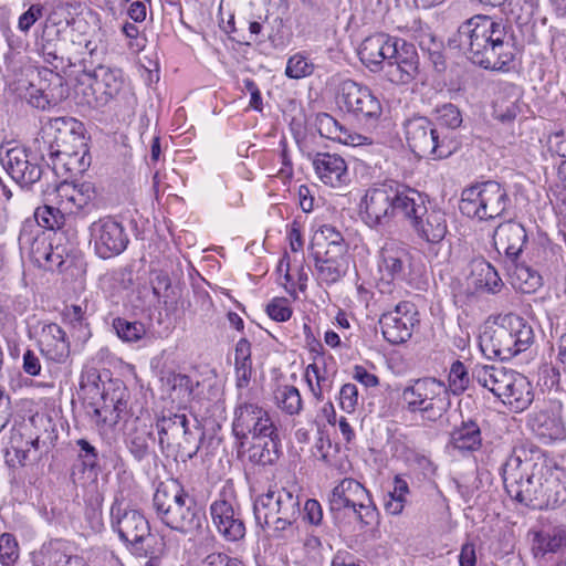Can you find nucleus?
Segmentation results:
<instances>
[{
  "label": "nucleus",
  "instance_id": "nucleus-6",
  "mask_svg": "<svg viewBox=\"0 0 566 566\" xmlns=\"http://www.w3.org/2000/svg\"><path fill=\"white\" fill-rule=\"evenodd\" d=\"M535 342L533 326L516 314L500 317L480 335V348L489 358L510 360Z\"/></svg>",
  "mask_w": 566,
  "mask_h": 566
},
{
  "label": "nucleus",
  "instance_id": "nucleus-19",
  "mask_svg": "<svg viewBox=\"0 0 566 566\" xmlns=\"http://www.w3.org/2000/svg\"><path fill=\"white\" fill-rule=\"evenodd\" d=\"M111 526L119 539L129 546L147 536L150 530L147 518L138 510L125 505L118 497H115L111 506Z\"/></svg>",
  "mask_w": 566,
  "mask_h": 566
},
{
  "label": "nucleus",
  "instance_id": "nucleus-23",
  "mask_svg": "<svg viewBox=\"0 0 566 566\" xmlns=\"http://www.w3.org/2000/svg\"><path fill=\"white\" fill-rule=\"evenodd\" d=\"M56 235V232L42 229L39 222L25 220L18 238L20 250L27 253L30 260L40 268L41 263H44L43 260H45Z\"/></svg>",
  "mask_w": 566,
  "mask_h": 566
},
{
  "label": "nucleus",
  "instance_id": "nucleus-9",
  "mask_svg": "<svg viewBox=\"0 0 566 566\" xmlns=\"http://www.w3.org/2000/svg\"><path fill=\"white\" fill-rule=\"evenodd\" d=\"M505 490L512 499L532 507L554 509L566 501V488L552 471L532 472Z\"/></svg>",
  "mask_w": 566,
  "mask_h": 566
},
{
  "label": "nucleus",
  "instance_id": "nucleus-56",
  "mask_svg": "<svg viewBox=\"0 0 566 566\" xmlns=\"http://www.w3.org/2000/svg\"><path fill=\"white\" fill-rule=\"evenodd\" d=\"M436 113L437 122L442 127L455 129L460 127L462 123V116L459 108L451 103L437 107Z\"/></svg>",
  "mask_w": 566,
  "mask_h": 566
},
{
  "label": "nucleus",
  "instance_id": "nucleus-11",
  "mask_svg": "<svg viewBox=\"0 0 566 566\" xmlns=\"http://www.w3.org/2000/svg\"><path fill=\"white\" fill-rule=\"evenodd\" d=\"M401 398L409 412H420L422 419L433 422L450 407L446 384L433 377L410 380L403 388Z\"/></svg>",
  "mask_w": 566,
  "mask_h": 566
},
{
  "label": "nucleus",
  "instance_id": "nucleus-64",
  "mask_svg": "<svg viewBox=\"0 0 566 566\" xmlns=\"http://www.w3.org/2000/svg\"><path fill=\"white\" fill-rule=\"evenodd\" d=\"M322 233L327 240H329L328 245L333 249V252L339 255H344L346 247L343 242L340 232L336 231L332 226H323Z\"/></svg>",
  "mask_w": 566,
  "mask_h": 566
},
{
  "label": "nucleus",
  "instance_id": "nucleus-22",
  "mask_svg": "<svg viewBox=\"0 0 566 566\" xmlns=\"http://www.w3.org/2000/svg\"><path fill=\"white\" fill-rule=\"evenodd\" d=\"M412 256L400 242L387 241L379 252V270L384 277L397 282H410Z\"/></svg>",
  "mask_w": 566,
  "mask_h": 566
},
{
  "label": "nucleus",
  "instance_id": "nucleus-54",
  "mask_svg": "<svg viewBox=\"0 0 566 566\" xmlns=\"http://www.w3.org/2000/svg\"><path fill=\"white\" fill-rule=\"evenodd\" d=\"M150 436L151 433L146 431H135L129 434L127 447L137 461L144 460L148 455Z\"/></svg>",
  "mask_w": 566,
  "mask_h": 566
},
{
  "label": "nucleus",
  "instance_id": "nucleus-39",
  "mask_svg": "<svg viewBox=\"0 0 566 566\" xmlns=\"http://www.w3.org/2000/svg\"><path fill=\"white\" fill-rule=\"evenodd\" d=\"M565 546L566 530L558 526L546 532H536L532 549L535 556H544L548 553H557Z\"/></svg>",
  "mask_w": 566,
  "mask_h": 566
},
{
  "label": "nucleus",
  "instance_id": "nucleus-1",
  "mask_svg": "<svg viewBox=\"0 0 566 566\" xmlns=\"http://www.w3.org/2000/svg\"><path fill=\"white\" fill-rule=\"evenodd\" d=\"M458 42L473 64L486 70L509 71L518 53L512 25L489 15L464 21L458 29Z\"/></svg>",
  "mask_w": 566,
  "mask_h": 566
},
{
  "label": "nucleus",
  "instance_id": "nucleus-26",
  "mask_svg": "<svg viewBox=\"0 0 566 566\" xmlns=\"http://www.w3.org/2000/svg\"><path fill=\"white\" fill-rule=\"evenodd\" d=\"M493 239L496 251L500 254L503 252L506 262L514 264L523 251L527 234L521 223L510 220L497 226Z\"/></svg>",
  "mask_w": 566,
  "mask_h": 566
},
{
  "label": "nucleus",
  "instance_id": "nucleus-49",
  "mask_svg": "<svg viewBox=\"0 0 566 566\" xmlns=\"http://www.w3.org/2000/svg\"><path fill=\"white\" fill-rule=\"evenodd\" d=\"M317 127L323 137L346 143V128L329 114L324 113L318 116Z\"/></svg>",
  "mask_w": 566,
  "mask_h": 566
},
{
  "label": "nucleus",
  "instance_id": "nucleus-30",
  "mask_svg": "<svg viewBox=\"0 0 566 566\" xmlns=\"http://www.w3.org/2000/svg\"><path fill=\"white\" fill-rule=\"evenodd\" d=\"M40 347L42 355L55 363L64 361L70 355L66 334L55 323L48 324L42 328Z\"/></svg>",
  "mask_w": 566,
  "mask_h": 566
},
{
  "label": "nucleus",
  "instance_id": "nucleus-13",
  "mask_svg": "<svg viewBox=\"0 0 566 566\" xmlns=\"http://www.w3.org/2000/svg\"><path fill=\"white\" fill-rule=\"evenodd\" d=\"M405 138L409 149L418 157L441 159L454 149L453 140L440 132L424 116H413L403 123Z\"/></svg>",
  "mask_w": 566,
  "mask_h": 566
},
{
  "label": "nucleus",
  "instance_id": "nucleus-15",
  "mask_svg": "<svg viewBox=\"0 0 566 566\" xmlns=\"http://www.w3.org/2000/svg\"><path fill=\"white\" fill-rule=\"evenodd\" d=\"M0 160L15 184L21 188L30 189L42 177V161L45 160V154L41 144H36V149L14 146L8 148L4 155L0 154Z\"/></svg>",
  "mask_w": 566,
  "mask_h": 566
},
{
  "label": "nucleus",
  "instance_id": "nucleus-62",
  "mask_svg": "<svg viewBox=\"0 0 566 566\" xmlns=\"http://www.w3.org/2000/svg\"><path fill=\"white\" fill-rule=\"evenodd\" d=\"M352 511L356 514L357 518L366 525H370L377 515L376 506L374 505L369 493L367 494V500L361 501V503H357L356 510Z\"/></svg>",
  "mask_w": 566,
  "mask_h": 566
},
{
  "label": "nucleus",
  "instance_id": "nucleus-12",
  "mask_svg": "<svg viewBox=\"0 0 566 566\" xmlns=\"http://www.w3.org/2000/svg\"><path fill=\"white\" fill-rule=\"evenodd\" d=\"M277 428L269 411L240 392L233 411L232 433L239 448L245 449L251 439L271 437Z\"/></svg>",
  "mask_w": 566,
  "mask_h": 566
},
{
  "label": "nucleus",
  "instance_id": "nucleus-48",
  "mask_svg": "<svg viewBox=\"0 0 566 566\" xmlns=\"http://www.w3.org/2000/svg\"><path fill=\"white\" fill-rule=\"evenodd\" d=\"M76 96L81 97V103L91 107H102L99 96L95 90V80L92 73H84L77 78L75 86Z\"/></svg>",
  "mask_w": 566,
  "mask_h": 566
},
{
  "label": "nucleus",
  "instance_id": "nucleus-25",
  "mask_svg": "<svg viewBox=\"0 0 566 566\" xmlns=\"http://www.w3.org/2000/svg\"><path fill=\"white\" fill-rule=\"evenodd\" d=\"M532 431L545 442L565 438V423L563 420V405L560 401H551L549 405L535 412L530 419Z\"/></svg>",
  "mask_w": 566,
  "mask_h": 566
},
{
  "label": "nucleus",
  "instance_id": "nucleus-38",
  "mask_svg": "<svg viewBox=\"0 0 566 566\" xmlns=\"http://www.w3.org/2000/svg\"><path fill=\"white\" fill-rule=\"evenodd\" d=\"M328 249L324 255L316 253L314 255L315 268L319 280L327 284L336 283L345 274L344 255L335 253L331 255Z\"/></svg>",
  "mask_w": 566,
  "mask_h": 566
},
{
  "label": "nucleus",
  "instance_id": "nucleus-24",
  "mask_svg": "<svg viewBox=\"0 0 566 566\" xmlns=\"http://www.w3.org/2000/svg\"><path fill=\"white\" fill-rule=\"evenodd\" d=\"M210 514L218 533L228 542H239L245 536V524L239 510L231 502L219 497L210 505Z\"/></svg>",
  "mask_w": 566,
  "mask_h": 566
},
{
  "label": "nucleus",
  "instance_id": "nucleus-36",
  "mask_svg": "<svg viewBox=\"0 0 566 566\" xmlns=\"http://www.w3.org/2000/svg\"><path fill=\"white\" fill-rule=\"evenodd\" d=\"M471 274L473 284L479 290L495 294L503 286V281L495 268L484 259H478L472 262Z\"/></svg>",
  "mask_w": 566,
  "mask_h": 566
},
{
  "label": "nucleus",
  "instance_id": "nucleus-45",
  "mask_svg": "<svg viewBox=\"0 0 566 566\" xmlns=\"http://www.w3.org/2000/svg\"><path fill=\"white\" fill-rule=\"evenodd\" d=\"M276 403L280 409L290 416L298 415L303 401L298 389L294 386H281L275 392Z\"/></svg>",
  "mask_w": 566,
  "mask_h": 566
},
{
  "label": "nucleus",
  "instance_id": "nucleus-55",
  "mask_svg": "<svg viewBox=\"0 0 566 566\" xmlns=\"http://www.w3.org/2000/svg\"><path fill=\"white\" fill-rule=\"evenodd\" d=\"M313 71L314 65L304 55L297 53L289 59L285 75L290 78L298 80L311 75Z\"/></svg>",
  "mask_w": 566,
  "mask_h": 566
},
{
  "label": "nucleus",
  "instance_id": "nucleus-5",
  "mask_svg": "<svg viewBox=\"0 0 566 566\" xmlns=\"http://www.w3.org/2000/svg\"><path fill=\"white\" fill-rule=\"evenodd\" d=\"M417 190L394 180L368 188L359 203V216L370 229L390 223L397 217L405 216Z\"/></svg>",
  "mask_w": 566,
  "mask_h": 566
},
{
  "label": "nucleus",
  "instance_id": "nucleus-10",
  "mask_svg": "<svg viewBox=\"0 0 566 566\" xmlns=\"http://www.w3.org/2000/svg\"><path fill=\"white\" fill-rule=\"evenodd\" d=\"M511 199L507 190L500 182L488 180L464 188L459 209L462 214L479 220H492L503 216Z\"/></svg>",
  "mask_w": 566,
  "mask_h": 566
},
{
  "label": "nucleus",
  "instance_id": "nucleus-52",
  "mask_svg": "<svg viewBox=\"0 0 566 566\" xmlns=\"http://www.w3.org/2000/svg\"><path fill=\"white\" fill-rule=\"evenodd\" d=\"M63 214L60 209L53 208L51 206H44L43 208H38L34 213V221L39 222V226L42 229L52 232L55 228H60L63 223Z\"/></svg>",
  "mask_w": 566,
  "mask_h": 566
},
{
  "label": "nucleus",
  "instance_id": "nucleus-53",
  "mask_svg": "<svg viewBox=\"0 0 566 566\" xmlns=\"http://www.w3.org/2000/svg\"><path fill=\"white\" fill-rule=\"evenodd\" d=\"M125 388H115L112 391H103L102 392V407H106L108 409V416L115 417L118 415V420L120 419L122 412L126 409V400H125Z\"/></svg>",
  "mask_w": 566,
  "mask_h": 566
},
{
  "label": "nucleus",
  "instance_id": "nucleus-28",
  "mask_svg": "<svg viewBox=\"0 0 566 566\" xmlns=\"http://www.w3.org/2000/svg\"><path fill=\"white\" fill-rule=\"evenodd\" d=\"M76 446L78 447V464H74L71 472L73 482L85 483L86 480L95 481L101 471L97 449L85 439H78Z\"/></svg>",
  "mask_w": 566,
  "mask_h": 566
},
{
  "label": "nucleus",
  "instance_id": "nucleus-21",
  "mask_svg": "<svg viewBox=\"0 0 566 566\" xmlns=\"http://www.w3.org/2000/svg\"><path fill=\"white\" fill-rule=\"evenodd\" d=\"M38 83L31 81L30 103L41 109L57 105L67 96L64 78L49 69L38 71Z\"/></svg>",
  "mask_w": 566,
  "mask_h": 566
},
{
  "label": "nucleus",
  "instance_id": "nucleus-60",
  "mask_svg": "<svg viewBox=\"0 0 566 566\" xmlns=\"http://www.w3.org/2000/svg\"><path fill=\"white\" fill-rule=\"evenodd\" d=\"M268 315L276 322H285L292 315V310L289 306V302L284 297H277L266 306Z\"/></svg>",
  "mask_w": 566,
  "mask_h": 566
},
{
  "label": "nucleus",
  "instance_id": "nucleus-17",
  "mask_svg": "<svg viewBox=\"0 0 566 566\" xmlns=\"http://www.w3.org/2000/svg\"><path fill=\"white\" fill-rule=\"evenodd\" d=\"M541 471L551 472L545 453L533 443L515 446L501 468L504 488L514 485L532 472Z\"/></svg>",
  "mask_w": 566,
  "mask_h": 566
},
{
  "label": "nucleus",
  "instance_id": "nucleus-3",
  "mask_svg": "<svg viewBox=\"0 0 566 566\" xmlns=\"http://www.w3.org/2000/svg\"><path fill=\"white\" fill-rule=\"evenodd\" d=\"M41 144L45 157H49L48 166L54 172L82 174L91 165V156L86 138L83 134V125L72 117H56L50 119L43 128Z\"/></svg>",
  "mask_w": 566,
  "mask_h": 566
},
{
  "label": "nucleus",
  "instance_id": "nucleus-31",
  "mask_svg": "<svg viewBox=\"0 0 566 566\" xmlns=\"http://www.w3.org/2000/svg\"><path fill=\"white\" fill-rule=\"evenodd\" d=\"M92 75L99 96V105H106L124 88L123 73L118 69L99 65L92 72Z\"/></svg>",
  "mask_w": 566,
  "mask_h": 566
},
{
  "label": "nucleus",
  "instance_id": "nucleus-18",
  "mask_svg": "<svg viewBox=\"0 0 566 566\" xmlns=\"http://www.w3.org/2000/svg\"><path fill=\"white\" fill-rule=\"evenodd\" d=\"M88 232L95 254L104 260L122 254L129 243L124 226L109 216L92 222Z\"/></svg>",
  "mask_w": 566,
  "mask_h": 566
},
{
  "label": "nucleus",
  "instance_id": "nucleus-34",
  "mask_svg": "<svg viewBox=\"0 0 566 566\" xmlns=\"http://www.w3.org/2000/svg\"><path fill=\"white\" fill-rule=\"evenodd\" d=\"M205 439L202 430L195 424L192 428L189 423L185 428V433L180 434V439L175 440V447L165 452L166 457L174 459L181 458L184 462L193 459L201 448Z\"/></svg>",
  "mask_w": 566,
  "mask_h": 566
},
{
  "label": "nucleus",
  "instance_id": "nucleus-2",
  "mask_svg": "<svg viewBox=\"0 0 566 566\" xmlns=\"http://www.w3.org/2000/svg\"><path fill=\"white\" fill-rule=\"evenodd\" d=\"M358 56L370 72H382L392 84H408L419 73L416 45L385 32L365 38L358 48Z\"/></svg>",
  "mask_w": 566,
  "mask_h": 566
},
{
  "label": "nucleus",
  "instance_id": "nucleus-4",
  "mask_svg": "<svg viewBox=\"0 0 566 566\" xmlns=\"http://www.w3.org/2000/svg\"><path fill=\"white\" fill-rule=\"evenodd\" d=\"M153 507L157 517L169 528L189 534L199 530L205 513L178 480L160 482L153 496Z\"/></svg>",
  "mask_w": 566,
  "mask_h": 566
},
{
  "label": "nucleus",
  "instance_id": "nucleus-63",
  "mask_svg": "<svg viewBox=\"0 0 566 566\" xmlns=\"http://www.w3.org/2000/svg\"><path fill=\"white\" fill-rule=\"evenodd\" d=\"M153 284V293L158 297L164 298V303L167 304L170 295L169 290L171 289V281L168 274L159 272L156 274L155 279L151 282Z\"/></svg>",
  "mask_w": 566,
  "mask_h": 566
},
{
  "label": "nucleus",
  "instance_id": "nucleus-44",
  "mask_svg": "<svg viewBox=\"0 0 566 566\" xmlns=\"http://www.w3.org/2000/svg\"><path fill=\"white\" fill-rule=\"evenodd\" d=\"M511 265L514 266L515 284L523 293H533L542 286V276L535 270L525 264H518L517 261Z\"/></svg>",
  "mask_w": 566,
  "mask_h": 566
},
{
  "label": "nucleus",
  "instance_id": "nucleus-8",
  "mask_svg": "<svg viewBox=\"0 0 566 566\" xmlns=\"http://www.w3.org/2000/svg\"><path fill=\"white\" fill-rule=\"evenodd\" d=\"M255 522L271 528L275 536L290 528L301 515V500L294 489L270 486L253 504Z\"/></svg>",
  "mask_w": 566,
  "mask_h": 566
},
{
  "label": "nucleus",
  "instance_id": "nucleus-41",
  "mask_svg": "<svg viewBox=\"0 0 566 566\" xmlns=\"http://www.w3.org/2000/svg\"><path fill=\"white\" fill-rule=\"evenodd\" d=\"M161 380L184 402L193 398L195 388L199 386V381H193L188 375L175 371H168Z\"/></svg>",
  "mask_w": 566,
  "mask_h": 566
},
{
  "label": "nucleus",
  "instance_id": "nucleus-50",
  "mask_svg": "<svg viewBox=\"0 0 566 566\" xmlns=\"http://www.w3.org/2000/svg\"><path fill=\"white\" fill-rule=\"evenodd\" d=\"M130 549L137 557L146 558L154 555H165L166 544L161 538L151 535L149 531L148 535L139 539L137 544L130 545Z\"/></svg>",
  "mask_w": 566,
  "mask_h": 566
},
{
  "label": "nucleus",
  "instance_id": "nucleus-33",
  "mask_svg": "<svg viewBox=\"0 0 566 566\" xmlns=\"http://www.w3.org/2000/svg\"><path fill=\"white\" fill-rule=\"evenodd\" d=\"M280 446L279 431L264 439H251L247 446L249 460L261 465L273 464L279 459Z\"/></svg>",
  "mask_w": 566,
  "mask_h": 566
},
{
  "label": "nucleus",
  "instance_id": "nucleus-47",
  "mask_svg": "<svg viewBox=\"0 0 566 566\" xmlns=\"http://www.w3.org/2000/svg\"><path fill=\"white\" fill-rule=\"evenodd\" d=\"M53 31L54 32L52 34V31L44 30L40 39L39 45L40 52L44 61L56 69L59 66V63H62L63 59L59 55V31Z\"/></svg>",
  "mask_w": 566,
  "mask_h": 566
},
{
  "label": "nucleus",
  "instance_id": "nucleus-61",
  "mask_svg": "<svg viewBox=\"0 0 566 566\" xmlns=\"http://www.w3.org/2000/svg\"><path fill=\"white\" fill-rule=\"evenodd\" d=\"M43 6L35 3L32 4L24 13H22L18 21L20 31L27 33L31 27L43 15Z\"/></svg>",
  "mask_w": 566,
  "mask_h": 566
},
{
  "label": "nucleus",
  "instance_id": "nucleus-51",
  "mask_svg": "<svg viewBox=\"0 0 566 566\" xmlns=\"http://www.w3.org/2000/svg\"><path fill=\"white\" fill-rule=\"evenodd\" d=\"M448 381V392L451 391L453 395H461L468 388L470 376L462 361L455 360L452 363Z\"/></svg>",
  "mask_w": 566,
  "mask_h": 566
},
{
  "label": "nucleus",
  "instance_id": "nucleus-14",
  "mask_svg": "<svg viewBox=\"0 0 566 566\" xmlns=\"http://www.w3.org/2000/svg\"><path fill=\"white\" fill-rule=\"evenodd\" d=\"M336 103L342 111L364 124H375L382 114L381 103L373 91L353 80L340 83Z\"/></svg>",
  "mask_w": 566,
  "mask_h": 566
},
{
  "label": "nucleus",
  "instance_id": "nucleus-20",
  "mask_svg": "<svg viewBox=\"0 0 566 566\" xmlns=\"http://www.w3.org/2000/svg\"><path fill=\"white\" fill-rule=\"evenodd\" d=\"M417 316L418 312L412 303L399 302L394 310L384 313L379 318L384 338L395 345L407 342L419 323Z\"/></svg>",
  "mask_w": 566,
  "mask_h": 566
},
{
  "label": "nucleus",
  "instance_id": "nucleus-46",
  "mask_svg": "<svg viewBox=\"0 0 566 566\" xmlns=\"http://www.w3.org/2000/svg\"><path fill=\"white\" fill-rule=\"evenodd\" d=\"M113 328L116 335L125 343H136L146 335V327L142 322H130L122 317L113 321Z\"/></svg>",
  "mask_w": 566,
  "mask_h": 566
},
{
  "label": "nucleus",
  "instance_id": "nucleus-40",
  "mask_svg": "<svg viewBox=\"0 0 566 566\" xmlns=\"http://www.w3.org/2000/svg\"><path fill=\"white\" fill-rule=\"evenodd\" d=\"M41 560L34 559L33 566H88L83 557L71 555L60 548V543L51 544L41 554Z\"/></svg>",
  "mask_w": 566,
  "mask_h": 566
},
{
  "label": "nucleus",
  "instance_id": "nucleus-59",
  "mask_svg": "<svg viewBox=\"0 0 566 566\" xmlns=\"http://www.w3.org/2000/svg\"><path fill=\"white\" fill-rule=\"evenodd\" d=\"M358 405V389L354 384H345L339 390V406L340 408L352 413Z\"/></svg>",
  "mask_w": 566,
  "mask_h": 566
},
{
  "label": "nucleus",
  "instance_id": "nucleus-32",
  "mask_svg": "<svg viewBox=\"0 0 566 566\" xmlns=\"http://www.w3.org/2000/svg\"><path fill=\"white\" fill-rule=\"evenodd\" d=\"M189 423L185 413L168 412L163 415L156 421L158 433V443L161 452L175 447V440L180 439V434L185 433V428Z\"/></svg>",
  "mask_w": 566,
  "mask_h": 566
},
{
  "label": "nucleus",
  "instance_id": "nucleus-16",
  "mask_svg": "<svg viewBox=\"0 0 566 566\" xmlns=\"http://www.w3.org/2000/svg\"><path fill=\"white\" fill-rule=\"evenodd\" d=\"M417 235L429 243H440L447 232L448 224L446 213L437 208L426 206V197L418 190L405 216Z\"/></svg>",
  "mask_w": 566,
  "mask_h": 566
},
{
  "label": "nucleus",
  "instance_id": "nucleus-35",
  "mask_svg": "<svg viewBox=\"0 0 566 566\" xmlns=\"http://www.w3.org/2000/svg\"><path fill=\"white\" fill-rule=\"evenodd\" d=\"M55 192L61 205L72 203L77 209L85 208L95 198L94 187L88 182L74 185L63 181L55 187Z\"/></svg>",
  "mask_w": 566,
  "mask_h": 566
},
{
  "label": "nucleus",
  "instance_id": "nucleus-27",
  "mask_svg": "<svg viewBox=\"0 0 566 566\" xmlns=\"http://www.w3.org/2000/svg\"><path fill=\"white\" fill-rule=\"evenodd\" d=\"M313 166L319 180L327 186L340 188L349 182L347 164L338 154L317 153Z\"/></svg>",
  "mask_w": 566,
  "mask_h": 566
},
{
  "label": "nucleus",
  "instance_id": "nucleus-58",
  "mask_svg": "<svg viewBox=\"0 0 566 566\" xmlns=\"http://www.w3.org/2000/svg\"><path fill=\"white\" fill-rule=\"evenodd\" d=\"M66 248L62 247L60 243L53 245L49 249V253L43 260L44 263H41L40 268L46 271H62L63 265L65 263Z\"/></svg>",
  "mask_w": 566,
  "mask_h": 566
},
{
  "label": "nucleus",
  "instance_id": "nucleus-7",
  "mask_svg": "<svg viewBox=\"0 0 566 566\" xmlns=\"http://www.w3.org/2000/svg\"><path fill=\"white\" fill-rule=\"evenodd\" d=\"M472 379L516 412L527 409L533 402L531 382L513 369L497 365H476L472 370Z\"/></svg>",
  "mask_w": 566,
  "mask_h": 566
},
{
  "label": "nucleus",
  "instance_id": "nucleus-57",
  "mask_svg": "<svg viewBox=\"0 0 566 566\" xmlns=\"http://www.w3.org/2000/svg\"><path fill=\"white\" fill-rule=\"evenodd\" d=\"M19 557V547L12 534L0 535V563L2 566H12Z\"/></svg>",
  "mask_w": 566,
  "mask_h": 566
},
{
  "label": "nucleus",
  "instance_id": "nucleus-29",
  "mask_svg": "<svg viewBox=\"0 0 566 566\" xmlns=\"http://www.w3.org/2000/svg\"><path fill=\"white\" fill-rule=\"evenodd\" d=\"M369 492L356 480L343 479L332 491L329 504L332 511L356 510L357 503L367 500Z\"/></svg>",
  "mask_w": 566,
  "mask_h": 566
},
{
  "label": "nucleus",
  "instance_id": "nucleus-37",
  "mask_svg": "<svg viewBox=\"0 0 566 566\" xmlns=\"http://www.w3.org/2000/svg\"><path fill=\"white\" fill-rule=\"evenodd\" d=\"M450 443L460 451H475L482 444L481 429L474 420L462 421L450 434Z\"/></svg>",
  "mask_w": 566,
  "mask_h": 566
},
{
  "label": "nucleus",
  "instance_id": "nucleus-42",
  "mask_svg": "<svg viewBox=\"0 0 566 566\" xmlns=\"http://www.w3.org/2000/svg\"><path fill=\"white\" fill-rule=\"evenodd\" d=\"M4 458L7 464L12 468L17 465L23 467L30 461V448H28V443H24L21 432H11Z\"/></svg>",
  "mask_w": 566,
  "mask_h": 566
},
{
  "label": "nucleus",
  "instance_id": "nucleus-43",
  "mask_svg": "<svg viewBox=\"0 0 566 566\" xmlns=\"http://www.w3.org/2000/svg\"><path fill=\"white\" fill-rule=\"evenodd\" d=\"M409 486L406 480L395 476L394 489L384 499V506L388 514L398 515L402 512L407 502Z\"/></svg>",
  "mask_w": 566,
  "mask_h": 566
}]
</instances>
